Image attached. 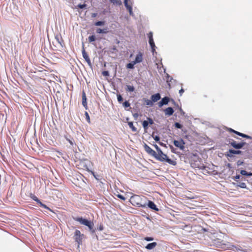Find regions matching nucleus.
Here are the masks:
<instances>
[{"mask_svg":"<svg viewBox=\"0 0 252 252\" xmlns=\"http://www.w3.org/2000/svg\"><path fill=\"white\" fill-rule=\"evenodd\" d=\"M146 197H141L139 195H134L130 198L131 204L135 207L145 208L147 206L146 202L144 201Z\"/></svg>","mask_w":252,"mask_h":252,"instance_id":"obj_1","label":"nucleus"},{"mask_svg":"<svg viewBox=\"0 0 252 252\" xmlns=\"http://www.w3.org/2000/svg\"><path fill=\"white\" fill-rule=\"evenodd\" d=\"M73 220L81 224L88 226L92 235L95 233V229H94V223L91 220L84 219L82 217H74Z\"/></svg>","mask_w":252,"mask_h":252,"instance_id":"obj_2","label":"nucleus"},{"mask_svg":"<svg viewBox=\"0 0 252 252\" xmlns=\"http://www.w3.org/2000/svg\"><path fill=\"white\" fill-rule=\"evenodd\" d=\"M164 156L163 155L159 156L157 154V156H156L155 158L160 161H166L167 163L173 165H175L176 164V162L175 161L171 160L165 154Z\"/></svg>","mask_w":252,"mask_h":252,"instance_id":"obj_3","label":"nucleus"},{"mask_svg":"<svg viewBox=\"0 0 252 252\" xmlns=\"http://www.w3.org/2000/svg\"><path fill=\"white\" fill-rule=\"evenodd\" d=\"M84 236V234H81L80 230H75L74 232V238L75 239V242L78 243V245L82 244V240Z\"/></svg>","mask_w":252,"mask_h":252,"instance_id":"obj_4","label":"nucleus"},{"mask_svg":"<svg viewBox=\"0 0 252 252\" xmlns=\"http://www.w3.org/2000/svg\"><path fill=\"white\" fill-rule=\"evenodd\" d=\"M246 144V143L245 142L237 143L235 140L233 139L230 140L229 142V144L236 149H241Z\"/></svg>","mask_w":252,"mask_h":252,"instance_id":"obj_5","label":"nucleus"},{"mask_svg":"<svg viewBox=\"0 0 252 252\" xmlns=\"http://www.w3.org/2000/svg\"><path fill=\"white\" fill-rule=\"evenodd\" d=\"M173 143L176 147L180 148V149L182 150L185 149L184 145L185 144V143L182 139H181L180 140H174Z\"/></svg>","mask_w":252,"mask_h":252,"instance_id":"obj_6","label":"nucleus"},{"mask_svg":"<svg viewBox=\"0 0 252 252\" xmlns=\"http://www.w3.org/2000/svg\"><path fill=\"white\" fill-rule=\"evenodd\" d=\"M144 148L145 151L150 155L155 158L156 156H157L156 152L151 149L148 145L146 144H144Z\"/></svg>","mask_w":252,"mask_h":252,"instance_id":"obj_7","label":"nucleus"},{"mask_svg":"<svg viewBox=\"0 0 252 252\" xmlns=\"http://www.w3.org/2000/svg\"><path fill=\"white\" fill-rule=\"evenodd\" d=\"M170 101V98L168 96H165L158 103V106L161 107L164 105H167Z\"/></svg>","mask_w":252,"mask_h":252,"instance_id":"obj_8","label":"nucleus"},{"mask_svg":"<svg viewBox=\"0 0 252 252\" xmlns=\"http://www.w3.org/2000/svg\"><path fill=\"white\" fill-rule=\"evenodd\" d=\"M124 4L125 7L126 8V9L128 10L129 15L132 17L134 16V14L133 13L132 11V6L128 4V0H124Z\"/></svg>","mask_w":252,"mask_h":252,"instance_id":"obj_9","label":"nucleus"},{"mask_svg":"<svg viewBox=\"0 0 252 252\" xmlns=\"http://www.w3.org/2000/svg\"><path fill=\"white\" fill-rule=\"evenodd\" d=\"M82 52L83 57L85 60V61H86V62L87 63L88 65L91 67L92 63H91V60L90 59L89 56L88 55V54H87V53L86 52V51L84 48H83Z\"/></svg>","mask_w":252,"mask_h":252,"instance_id":"obj_10","label":"nucleus"},{"mask_svg":"<svg viewBox=\"0 0 252 252\" xmlns=\"http://www.w3.org/2000/svg\"><path fill=\"white\" fill-rule=\"evenodd\" d=\"M146 204L147 206L152 210H155L156 211H158L159 210L156 205L152 201L148 200V203H146Z\"/></svg>","mask_w":252,"mask_h":252,"instance_id":"obj_11","label":"nucleus"},{"mask_svg":"<svg viewBox=\"0 0 252 252\" xmlns=\"http://www.w3.org/2000/svg\"><path fill=\"white\" fill-rule=\"evenodd\" d=\"M231 131H232V132L235 133L236 134L240 136H241L242 137H244V138H247V139H252V137L249 136V135H246L245 134H244V133H241L240 132H238L237 131H236L234 129H232L231 128H230V130Z\"/></svg>","mask_w":252,"mask_h":252,"instance_id":"obj_12","label":"nucleus"},{"mask_svg":"<svg viewBox=\"0 0 252 252\" xmlns=\"http://www.w3.org/2000/svg\"><path fill=\"white\" fill-rule=\"evenodd\" d=\"M149 43L152 49V52L153 55H154L155 53L157 54L156 52V45L155 44L153 38L149 39Z\"/></svg>","mask_w":252,"mask_h":252,"instance_id":"obj_13","label":"nucleus"},{"mask_svg":"<svg viewBox=\"0 0 252 252\" xmlns=\"http://www.w3.org/2000/svg\"><path fill=\"white\" fill-rule=\"evenodd\" d=\"M142 56V54L141 52H139L137 54L135 60L133 61V62H134V63L136 64L142 62L143 60Z\"/></svg>","mask_w":252,"mask_h":252,"instance_id":"obj_14","label":"nucleus"},{"mask_svg":"<svg viewBox=\"0 0 252 252\" xmlns=\"http://www.w3.org/2000/svg\"><path fill=\"white\" fill-rule=\"evenodd\" d=\"M242 153V151L240 150H234L233 149H229L228 151V153L227 154V156L229 157H233L232 155L234 154H241Z\"/></svg>","mask_w":252,"mask_h":252,"instance_id":"obj_15","label":"nucleus"},{"mask_svg":"<svg viewBox=\"0 0 252 252\" xmlns=\"http://www.w3.org/2000/svg\"><path fill=\"white\" fill-rule=\"evenodd\" d=\"M151 98L153 102H156L161 98L160 94L159 93H157L152 95Z\"/></svg>","mask_w":252,"mask_h":252,"instance_id":"obj_16","label":"nucleus"},{"mask_svg":"<svg viewBox=\"0 0 252 252\" xmlns=\"http://www.w3.org/2000/svg\"><path fill=\"white\" fill-rule=\"evenodd\" d=\"M174 109L172 107H169L167 108H166L164 110V113L165 115L167 116H171L174 113Z\"/></svg>","mask_w":252,"mask_h":252,"instance_id":"obj_17","label":"nucleus"},{"mask_svg":"<svg viewBox=\"0 0 252 252\" xmlns=\"http://www.w3.org/2000/svg\"><path fill=\"white\" fill-rule=\"evenodd\" d=\"M157 246V243L156 242H152L151 243L148 244L145 248L149 250H151L154 249Z\"/></svg>","mask_w":252,"mask_h":252,"instance_id":"obj_18","label":"nucleus"},{"mask_svg":"<svg viewBox=\"0 0 252 252\" xmlns=\"http://www.w3.org/2000/svg\"><path fill=\"white\" fill-rule=\"evenodd\" d=\"M96 32L97 33H107L108 32V29L107 28L101 29L100 28H98L96 30Z\"/></svg>","mask_w":252,"mask_h":252,"instance_id":"obj_19","label":"nucleus"},{"mask_svg":"<svg viewBox=\"0 0 252 252\" xmlns=\"http://www.w3.org/2000/svg\"><path fill=\"white\" fill-rule=\"evenodd\" d=\"M214 244H215V245H216V246L217 247H220V248H224L223 247H222V246L224 245V244L222 243V241H220L219 239L215 240L214 241Z\"/></svg>","mask_w":252,"mask_h":252,"instance_id":"obj_20","label":"nucleus"},{"mask_svg":"<svg viewBox=\"0 0 252 252\" xmlns=\"http://www.w3.org/2000/svg\"><path fill=\"white\" fill-rule=\"evenodd\" d=\"M240 174L243 176H246L248 177L252 176V172H248L245 170H241Z\"/></svg>","mask_w":252,"mask_h":252,"instance_id":"obj_21","label":"nucleus"},{"mask_svg":"<svg viewBox=\"0 0 252 252\" xmlns=\"http://www.w3.org/2000/svg\"><path fill=\"white\" fill-rule=\"evenodd\" d=\"M55 39L58 42V43H59L62 46H63L62 45V42H63V39L61 35H56L55 36Z\"/></svg>","mask_w":252,"mask_h":252,"instance_id":"obj_22","label":"nucleus"},{"mask_svg":"<svg viewBox=\"0 0 252 252\" xmlns=\"http://www.w3.org/2000/svg\"><path fill=\"white\" fill-rule=\"evenodd\" d=\"M135 88L133 86L127 85L126 90L128 92H132L134 91Z\"/></svg>","mask_w":252,"mask_h":252,"instance_id":"obj_23","label":"nucleus"},{"mask_svg":"<svg viewBox=\"0 0 252 252\" xmlns=\"http://www.w3.org/2000/svg\"><path fill=\"white\" fill-rule=\"evenodd\" d=\"M128 125L129 127L132 129V130L134 132L137 131V128L133 126V122H129L128 123Z\"/></svg>","mask_w":252,"mask_h":252,"instance_id":"obj_24","label":"nucleus"},{"mask_svg":"<svg viewBox=\"0 0 252 252\" xmlns=\"http://www.w3.org/2000/svg\"><path fill=\"white\" fill-rule=\"evenodd\" d=\"M236 186L237 187H240L241 188H242V189H246L247 188L246 184L245 183H243V182H238L236 184Z\"/></svg>","mask_w":252,"mask_h":252,"instance_id":"obj_25","label":"nucleus"},{"mask_svg":"<svg viewBox=\"0 0 252 252\" xmlns=\"http://www.w3.org/2000/svg\"><path fill=\"white\" fill-rule=\"evenodd\" d=\"M142 126L144 129L145 132L147 131L148 127V122L147 121H144L142 122Z\"/></svg>","mask_w":252,"mask_h":252,"instance_id":"obj_26","label":"nucleus"},{"mask_svg":"<svg viewBox=\"0 0 252 252\" xmlns=\"http://www.w3.org/2000/svg\"><path fill=\"white\" fill-rule=\"evenodd\" d=\"M134 62L132 61L126 64V67L128 69H133L134 68V65L136 64V63H134Z\"/></svg>","mask_w":252,"mask_h":252,"instance_id":"obj_27","label":"nucleus"},{"mask_svg":"<svg viewBox=\"0 0 252 252\" xmlns=\"http://www.w3.org/2000/svg\"><path fill=\"white\" fill-rule=\"evenodd\" d=\"M145 104L147 105H149V106H152L154 104V103L153 102L152 99L151 100H149V99H145Z\"/></svg>","mask_w":252,"mask_h":252,"instance_id":"obj_28","label":"nucleus"},{"mask_svg":"<svg viewBox=\"0 0 252 252\" xmlns=\"http://www.w3.org/2000/svg\"><path fill=\"white\" fill-rule=\"evenodd\" d=\"M232 179L235 181L237 179H241V180H245V178L241 177V176L240 175H236L235 176L233 177Z\"/></svg>","mask_w":252,"mask_h":252,"instance_id":"obj_29","label":"nucleus"},{"mask_svg":"<svg viewBox=\"0 0 252 252\" xmlns=\"http://www.w3.org/2000/svg\"><path fill=\"white\" fill-rule=\"evenodd\" d=\"M105 24L104 21H97L94 23V25L95 26H103Z\"/></svg>","mask_w":252,"mask_h":252,"instance_id":"obj_30","label":"nucleus"},{"mask_svg":"<svg viewBox=\"0 0 252 252\" xmlns=\"http://www.w3.org/2000/svg\"><path fill=\"white\" fill-rule=\"evenodd\" d=\"M38 204L40 205V207H43L45 209H48L50 211H52V210L51 209H50L47 205L43 204L41 202H40Z\"/></svg>","mask_w":252,"mask_h":252,"instance_id":"obj_31","label":"nucleus"},{"mask_svg":"<svg viewBox=\"0 0 252 252\" xmlns=\"http://www.w3.org/2000/svg\"><path fill=\"white\" fill-rule=\"evenodd\" d=\"M95 40V36L94 35H92L89 37V41L90 42H92Z\"/></svg>","mask_w":252,"mask_h":252,"instance_id":"obj_32","label":"nucleus"},{"mask_svg":"<svg viewBox=\"0 0 252 252\" xmlns=\"http://www.w3.org/2000/svg\"><path fill=\"white\" fill-rule=\"evenodd\" d=\"M82 105L86 110L88 109L87 99H82Z\"/></svg>","mask_w":252,"mask_h":252,"instance_id":"obj_33","label":"nucleus"},{"mask_svg":"<svg viewBox=\"0 0 252 252\" xmlns=\"http://www.w3.org/2000/svg\"><path fill=\"white\" fill-rule=\"evenodd\" d=\"M66 140L70 143V144L73 147L74 145V140L73 138L69 139L66 138Z\"/></svg>","mask_w":252,"mask_h":252,"instance_id":"obj_34","label":"nucleus"},{"mask_svg":"<svg viewBox=\"0 0 252 252\" xmlns=\"http://www.w3.org/2000/svg\"><path fill=\"white\" fill-rule=\"evenodd\" d=\"M174 126H175V127H176L177 128H179V129L182 128L183 127V126L181 124H180L179 123H178V122L175 123L174 124Z\"/></svg>","mask_w":252,"mask_h":252,"instance_id":"obj_35","label":"nucleus"},{"mask_svg":"<svg viewBox=\"0 0 252 252\" xmlns=\"http://www.w3.org/2000/svg\"><path fill=\"white\" fill-rule=\"evenodd\" d=\"M130 105V104L129 103V102L127 101H125L124 103H123V106L125 108H127V107H129Z\"/></svg>","mask_w":252,"mask_h":252,"instance_id":"obj_36","label":"nucleus"},{"mask_svg":"<svg viewBox=\"0 0 252 252\" xmlns=\"http://www.w3.org/2000/svg\"><path fill=\"white\" fill-rule=\"evenodd\" d=\"M85 115L86 117V119L87 121V122L89 123H90V116H89L88 113L87 112H85Z\"/></svg>","mask_w":252,"mask_h":252,"instance_id":"obj_37","label":"nucleus"},{"mask_svg":"<svg viewBox=\"0 0 252 252\" xmlns=\"http://www.w3.org/2000/svg\"><path fill=\"white\" fill-rule=\"evenodd\" d=\"M154 133H153L152 135V136L153 137V138L154 139V140L156 141V142H159V140H160V137L158 136H157V135H156V136H154Z\"/></svg>","mask_w":252,"mask_h":252,"instance_id":"obj_38","label":"nucleus"},{"mask_svg":"<svg viewBox=\"0 0 252 252\" xmlns=\"http://www.w3.org/2000/svg\"><path fill=\"white\" fill-rule=\"evenodd\" d=\"M144 240L150 242L154 240V238L152 237H145L144 238Z\"/></svg>","mask_w":252,"mask_h":252,"instance_id":"obj_39","label":"nucleus"},{"mask_svg":"<svg viewBox=\"0 0 252 252\" xmlns=\"http://www.w3.org/2000/svg\"><path fill=\"white\" fill-rule=\"evenodd\" d=\"M32 198L33 200L36 201L37 204H39L41 202L40 200L35 195H33Z\"/></svg>","mask_w":252,"mask_h":252,"instance_id":"obj_40","label":"nucleus"},{"mask_svg":"<svg viewBox=\"0 0 252 252\" xmlns=\"http://www.w3.org/2000/svg\"><path fill=\"white\" fill-rule=\"evenodd\" d=\"M87 6V4H85V3H83V4H79L78 5H77V7L80 9H83L85 7H86Z\"/></svg>","mask_w":252,"mask_h":252,"instance_id":"obj_41","label":"nucleus"},{"mask_svg":"<svg viewBox=\"0 0 252 252\" xmlns=\"http://www.w3.org/2000/svg\"><path fill=\"white\" fill-rule=\"evenodd\" d=\"M117 99L119 102H121L123 100V98L120 94L117 95Z\"/></svg>","mask_w":252,"mask_h":252,"instance_id":"obj_42","label":"nucleus"},{"mask_svg":"<svg viewBox=\"0 0 252 252\" xmlns=\"http://www.w3.org/2000/svg\"><path fill=\"white\" fill-rule=\"evenodd\" d=\"M147 120H148V125L150 124V125H153L154 124V121L153 120H152V118H149V117H148L147 118Z\"/></svg>","mask_w":252,"mask_h":252,"instance_id":"obj_43","label":"nucleus"},{"mask_svg":"<svg viewBox=\"0 0 252 252\" xmlns=\"http://www.w3.org/2000/svg\"><path fill=\"white\" fill-rule=\"evenodd\" d=\"M157 152L158 153V154H157L158 155H159V156L163 155L165 157L164 154L162 152V151H161V150L160 149H159V150H157Z\"/></svg>","mask_w":252,"mask_h":252,"instance_id":"obj_44","label":"nucleus"},{"mask_svg":"<svg viewBox=\"0 0 252 252\" xmlns=\"http://www.w3.org/2000/svg\"><path fill=\"white\" fill-rule=\"evenodd\" d=\"M117 197L123 200H125L126 199V197L122 194H118Z\"/></svg>","mask_w":252,"mask_h":252,"instance_id":"obj_45","label":"nucleus"},{"mask_svg":"<svg viewBox=\"0 0 252 252\" xmlns=\"http://www.w3.org/2000/svg\"><path fill=\"white\" fill-rule=\"evenodd\" d=\"M102 74L104 76H108L109 75V73L108 71H103Z\"/></svg>","mask_w":252,"mask_h":252,"instance_id":"obj_46","label":"nucleus"},{"mask_svg":"<svg viewBox=\"0 0 252 252\" xmlns=\"http://www.w3.org/2000/svg\"><path fill=\"white\" fill-rule=\"evenodd\" d=\"M148 36L149 39L153 38V32H150L148 34Z\"/></svg>","mask_w":252,"mask_h":252,"instance_id":"obj_47","label":"nucleus"},{"mask_svg":"<svg viewBox=\"0 0 252 252\" xmlns=\"http://www.w3.org/2000/svg\"><path fill=\"white\" fill-rule=\"evenodd\" d=\"M243 163H244V162L240 160H239L237 162V166H238L242 165Z\"/></svg>","mask_w":252,"mask_h":252,"instance_id":"obj_48","label":"nucleus"},{"mask_svg":"<svg viewBox=\"0 0 252 252\" xmlns=\"http://www.w3.org/2000/svg\"><path fill=\"white\" fill-rule=\"evenodd\" d=\"M110 1H111V2L113 3V4H121V2L120 1L119 2H118L116 0H110Z\"/></svg>","mask_w":252,"mask_h":252,"instance_id":"obj_49","label":"nucleus"},{"mask_svg":"<svg viewBox=\"0 0 252 252\" xmlns=\"http://www.w3.org/2000/svg\"><path fill=\"white\" fill-rule=\"evenodd\" d=\"M170 148L171 150V152L173 153H176V152H175V149L174 148V147H173V146L172 145H170Z\"/></svg>","mask_w":252,"mask_h":252,"instance_id":"obj_50","label":"nucleus"},{"mask_svg":"<svg viewBox=\"0 0 252 252\" xmlns=\"http://www.w3.org/2000/svg\"><path fill=\"white\" fill-rule=\"evenodd\" d=\"M87 99V97H86V94L84 92H83L82 93V99Z\"/></svg>","mask_w":252,"mask_h":252,"instance_id":"obj_51","label":"nucleus"},{"mask_svg":"<svg viewBox=\"0 0 252 252\" xmlns=\"http://www.w3.org/2000/svg\"><path fill=\"white\" fill-rule=\"evenodd\" d=\"M153 146H154L157 151L159 150L160 148L157 144H154Z\"/></svg>","mask_w":252,"mask_h":252,"instance_id":"obj_52","label":"nucleus"},{"mask_svg":"<svg viewBox=\"0 0 252 252\" xmlns=\"http://www.w3.org/2000/svg\"><path fill=\"white\" fill-rule=\"evenodd\" d=\"M184 92V90L183 89H181L179 91V94H180V95H182Z\"/></svg>","mask_w":252,"mask_h":252,"instance_id":"obj_53","label":"nucleus"},{"mask_svg":"<svg viewBox=\"0 0 252 252\" xmlns=\"http://www.w3.org/2000/svg\"><path fill=\"white\" fill-rule=\"evenodd\" d=\"M97 229H98L99 230H100V231H102V230L103 229V226H102V225H100L98 227V228H97Z\"/></svg>","mask_w":252,"mask_h":252,"instance_id":"obj_54","label":"nucleus"},{"mask_svg":"<svg viewBox=\"0 0 252 252\" xmlns=\"http://www.w3.org/2000/svg\"><path fill=\"white\" fill-rule=\"evenodd\" d=\"M167 77H168L167 82H171V80H173L172 78H171L170 80L169 79V78H170V77L169 76V75L168 74H167Z\"/></svg>","mask_w":252,"mask_h":252,"instance_id":"obj_55","label":"nucleus"},{"mask_svg":"<svg viewBox=\"0 0 252 252\" xmlns=\"http://www.w3.org/2000/svg\"><path fill=\"white\" fill-rule=\"evenodd\" d=\"M159 144L161 146H163V147H166V144L162 143V142H159Z\"/></svg>","mask_w":252,"mask_h":252,"instance_id":"obj_56","label":"nucleus"},{"mask_svg":"<svg viewBox=\"0 0 252 252\" xmlns=\"http://www.w3.org/2000/svg\"><path fill=\"white\" fill-rule=\"evenodd\" d=\"M227 167H228L229 168H232V165H231V164L230 163H228L227 164Z\"/></svg>","mask_w":252,"mask_h":252,"instance_id":"obj_57","label":"nucleus"},{"mask_svg":"<svg viewBox=\"0 0 252 252\" xmlns=\"http://www.w3.org/2000/svg\"><path fill=\"white\" fill-rule=\"evenodd\" d=\"M96 15H97L96 13H93L92 14V17L94 18V17H95L96 16Z\"/></svg>","mask_w":252,"mask_h":252,"instance_id":"obj_58","label":"nucleus"},{"mask_svg":"<svg viewBox=\"0 0 252 252\" xmlns=\"http://www.w3.org/2000/svg\"><path fill=\"white\" fill-rule=\"evenodd\" d=\"M133 116L136 118L137 117H138V114L137 113H134V114H133Z\"/></svg>","mask_w":252,"mask_h":252,"instance_id":"obj_59","label":"nucleus"},{"mask_svg":"<svg viewBox=\"0 0 252 252\" xmlns=\"http://www.w3.org/2000/svg\"><path fill=\"white\" fill-rule=\"evenodd\" d=\"M180 111L182 113H183V114H184V112L183 111V110H182L181 108H180Z\"/></svg>","mask_w":252,"mask_h":252,"instance_id":"obj_60","label":"nucleus"}]
</instances>
